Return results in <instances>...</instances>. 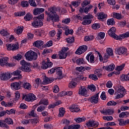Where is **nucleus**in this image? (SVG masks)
Listing matches in <instances>:
<instances>
[{
    "mask_svg": "<svg viewBox=\"0 0 129 129\" xmlns=\"http://www.w3.org/2000/svg\"><path fill=\"white\" fill-rule=\"evenodd\" d=\"M48 11H45V15H47V21L50 22L51 21L53 23L59 22V15H57L56 12L58 11V8L52 7L48 8Z\"/></svg>",
    "mask_w": 129,
    "mask_h": 129,
    "instance_id": "obj_1",
    "label": "nucleus"
},
{
    "mask_svg": "<svg viewBox=\"0 0 129 129\" xmlns=\"http://www.w3.org/2000/svg\"><path fill=\"white\" fill-rule=\"evenodd\" d=\"M25 57H26V60L32 61V60H37L38 55L35 51L30 50L25 53Z\"/></svg>",
    "mask_w": 129,
    "mask_h": 129,
    "instance_id": "obj_2",
    "label": "nucleus"
},
{
    "mask_svg": "<svg viewBox=\"0 0 129 129\" xmlns=\"http://www.w3.org/2000/svg\"><path fill=\"white\" fill-rule=\"evenodd\" d=\"M22 99L23 100H24V99L25 101L33 102L34 101V100H36V99H37V98L36 97V95H34V94L33 93H29L28 94H27L26 93H23Z\"/></svg>",
    "mask_w": 129,
    "mask_h": 129,
    "instance_id": "obj_3",
    "label": "nucleus"
},
{
    "mask_svg": "<svg viewBox=\"0 0 129 129\" xmlns=\"http://www.w3.org/2000/svg\"><path fill=\"white\" fill-rule=\"evenodd\" d=\"M20 64L22 67L19 68L20 70H22L24 72H30L31 71V68L29 67L31 65L30 63L27 62L25 60H22L20 61Z\"/></svg>",
    "mask_w": 129,
    "mask_h": 129,
    "instance_id": "obj_4",
    "label": "nucleus"
},
{
    "mask_svg": "<svg viewBox=\"0 0 129 129\" xmlns=\"http://www.w3.org/2000/svg\"><path fill=\"white\" fill-rule=\"evenodd\" d=\"M115 32H116V28H115V27H113L108 30V34L109 35V36H110V37L113 38L115 40H121V38H120V37L115 34Z\"/></svg>",
    "mask_w": 129,
    "mask_h": 129,
    "instance_id": "obj_5",
    "label": "nucleus"
},
{
    "mask_svg": "<svg viewBox=\"0 0 129 129\" xmlns=\"http://www.w3.org/2000/svg\"><path fill=\"white\" fill-rule=\"evenodd\" d=\"M115 53L116 55H125L127 56V48L123 46L118 47L115 49Z\"/></svg>",
    "mask_w": 129,
    "mask_h": 129,
    "instance_id": "obj_6",
    "label": "nucleus"
},
{
    "mask_svg": "<svg viewBox=\"0 0 129 129\" xmlns=\"http://www.w3.org/2000/svg\"><path fill=\"white\" fill-rule=\"evenodd\" d=\"M86 125L89 129H93V128L90 127H97L99 125V123L94 120H89L86 123Z\"/></svg>",
    "mask_w": 129,
    "mask_h": 129,
    "instance_id": "obj_7",
    "label": "nucleus"
},
{
    "mask_svg": "<svg viewBox=\"0 0 129 129\" xmlns=\"http://www.w3.org/2000/svg\"><path fill=\"white\" fill-rule=\"evenodd\" d=\"M69 50L68 47H63L62 49L59 52L58 56L59 59H65L67 57V51Z\"/></svg>",
    "mask_w": 129,
    "mask_h": 129,
    "instance_id": "obj_8",
    "label": "nucleus"
},
{
    "mask_svg": "<svg viewBox=\"0 0 129 129\" xmlns=\"http://www.w3.org/2000/svg\"><path fill=\"white\" fill-rule=\"evenodd\" d=\"M32 26L34 28H41L43 26V22L38 18H34V21L32 23Z\"/></svg>",
    "mask_w": 129,
    "mask_h": 129,
    "instance_id": "obj_9",
    "label": "nucleus"
},
{
    "mask_svg": "<svg viewBox=\"0 0 129 129\" xmlns=\"http://www.w3.org/2000/svg\"><path fill=\"white\" fill-rule=\"evenodd\" d=\"M9 51H17L19 49V45L17 43L7 44L6 45Z\"/></svg>",
    "mask_w": 129,
    "mask_h": 129,
    "instance_id": "obj_10",
    "label": "nucleus"
},
{
    "mask_svg": "<svg viewBox=\"0 0 129 129\" xmlns=\"http://www.w3.org/2000/svg\"><path fill=\"white\" fill-rule=\"evenodd\" d=\"M52 65H53V63L50 61V59L49 58H47L46 62H42L41 68L42 69L44 70L47 69V68H49V67H52Z\"/></svg>",
    "mask_w": 129,
    "mask_h": 129,
    "instance_id": "obj_11",
    "label": "nucleus"
},
{
    "mask_svg": "<svg viewBox=\"0 0 129 129\" xmlns=\"http://www.w3.org/2000/svg\"><path fill=\"white\" fill-rule=\"evenodd\" d=\"M22 73V71L19 70H17L14 71L13 73H12L11 74L12 75H14V76H18L16 77H14L13 79H12V80H19L20 79H22V75H21V73Z\"/></svg>",
    "mask_w": 129,
    "mask_h": 129,
    "instance_id": "obj_12",
    "label": "nucleus"
},
{
    "mask_svg": "<svg viewBox=\"0 0 129 129\" xmlns=\"http://www.w3.org/2000/svg\"><path fill=\"white\" fill-rule=\"evenodd\" d=\"M99 95V93H97V94L94 95L90 98H89V101L91 102V103H98V97Z\"/></svg>",
    "mask_w": 129,
    "mask_h": 129,
    "instance_id": "obj_13",
    "label": "nucleus"
},
{
    "mask_svg": "<svg viewBox=\"0 0 129 129\" xmlns=\"http://www.w3.org/2000/svg\"><path fill=\"white\" fill-rule=\"evenodd\" d=\"M70 111L72 112H78L79 110H80V108L78 107L77 105H75V104H73L69 107Z\"/></svg>",
    "mask_w": 129,
    "mask_h": 129,
    "instance_id": "obj_14",
    "label": "nucleus"
},
{
    "mask_svg": "<svg viewBox=\"0 0 129 129\" xmlns=\"http://www.w3.org/2000/svg\"><path fill=\"white\" fill-rule=\"evenodd\" d=\"M11 74L9 73H3L1 75V80H8L11 78Z\"/></svg>",
    "mask_w": 129,
    "mask_h": 129,
    "instance_id": "obj_15",
    "label": "nucleus"
},
{
    "mask_svg": "<svg viewBox=\"0 0 129 129\" xmlns=\"http://www.w3.org/2000/svg\"><path fill=\"white\" fill-rule=\"evenodd\" d=\"M101 113H103V114H105V115H111L112 113H114V111L113 110H111V109H105V110H101Z\"/></svg>",
    "mask_w": 129,
    "mask_h": 129,
    "instance_id": "obj_16",
    "label": "nucleus"
},
{
    "mask_svg": "<svg viewBox=\"0 0 129 129\" xmlns=\"http://www.w3.org/2000/svg\"><path fill=\"white\" fill-rule=\"evenodd\" d=\"M78 93L82 96H86V95H87V90L85 88V87L82 86L79 89Z\"/></svg>",
    "mask_w": 129,
    "mask_h": 129,
    "instance_id": "obj_17",
    "label": "nucleus"
},
{
    "mask_svg": "<svg viewBox=\"0 0 129 129\" xmlns=\"http://www.w3.org/2000/svg\"><path fill=\"white\" fill-rule=\"evenodd\" d=\"M9 63V58L8 57H3L0 59V64L1 66H5Z\"/></svg>",
    "mask_w": 129,
    "mask_h": 129,
    "instance_id": "obj_18",
    "label": "nucleus"
},
{
    "mask_svg": "<svg viewBox=\"0 0 129 129\" xmlns=\"http://www.w3.org/2000/svg\"><path fill=\"white\" fill-rule=\"evenodd\" d=\"M117 92H118V93H120V94H121V97H122L123 96L124 92H126V91H125V89H124V87H123V86H122L121 85H119L118 86V89L117 90Z\"/></svg>",
    "mask_w": 129,
    "mask_h": 129,
    "instance_id": "obj_19",
    "label": "nucleus"
},
{
    "mask_svg": "<svg viewBox=\"0 0 129 129\" xmlns=\"http://www.w3.org/2000/svg\"><path fill=\"white\" fill-rule=\"evenodd\" d=\"M87 60H88V62L90 63H94V55L92 53H88L86 57Z\"/></svg>",
    "mask_w": 129,
    "mask_h": 129,
    "instance_id": "obj_20",
    "label": "nucleus"
},
{
    "mask_svg": "<svg viewBox=\"0 0 129 129\" xmlns=\"http://www.w3.org/2000/svg\"><path fill=\"white\" fill-rule=\"evenodd\" d=\"M44 12H45V9L44 8H36L34 10L33 14L35 16H37V15H40V14H42Z\"/></svg>",
    "mask_w": 129,
    "mask_h": 129,
    "instance_id": "obj_21",
    "label": "nucleus"
},
{
    "mask_svg": "<svg viewBox=\"0 0 129 129\" xmlns=\"http://www.w3.org/2000/svg\"><path fill=\"white\" fill-rule=\"evenodd\" d=\"M11 88L15 90H18L21 88V84L18 82L13 83L11 84Z\"/></svg>",
    "mask_w": 129,
    "mask_h": 129,
    "instance_id": "obj_22",
    "label": "nucleus"
},
{
    "mask_svg": "<svg viewBox=\"0 0 129 129\" xmlns=\"http://www.w3.org/2000/svg\"><path fill=\"white\" fill-rule=\"evenodd\" d=\"M24 31V26H18L15 29L14 32L17 34V35H21Z\"/></svg>",
    "mask_w": 129,
    "mask_h": 129,
    "instance_id": "obj_23",
    "label": "nucleus"
},
{
    "mask_svg": "<svg viewBox=\"0 0 129 129\" xmlns=\"http://www.w3.org/2000/svg\"><path fill=\"white\" fill-rule=\"evenodd\" d=\"M3 106H5V107H13L14 106V103L11 102H5L2 101L1 103Z\"/></svg>",
    "mask_w": 129,
    "mask_h": 129,
    "instance_id": "obj_24",
    "label": "nucleus"
},
{
    "mask_svg": "<svg viewBox=\"0 0 129 129\" xmlns=\"http://www.w3.org/2000/svg\"><path fill=\"white\" fill-rule=\"evenodd\" d=\"M44 45V41L38 40L33 43L34 47H36L37 48H39V47H41V46H43Z\"/></svg>",
    "mask_w": 129,
    "mask_h": 129,
    "instance_id": "obj_25",
    "label": "nucleus"
},
{
    "mask_svg": "<svg viewBox=\"0 0 129 129\" xmlns=\"http://www.w3.org/2000/svg\"><path fill=\"white\" fill-rule=\"evenodd\" d=\"M54 81V79L52 78H48L45 77L43 80V84H49V83H51V82H53Z\"/></svg>",
    "mask_w": 129,
    "mask_h": 129,
    "instance_id": "obj_26",
    "label": "nucleus"
},
{
    "mask_svg": "<svg viewBox=\"0 0 129 129\" xmlns=\"http://www.w3.org/2000/svg\"><path fill=\"white\" fill-rule=\"evenodd\" d=\"M62 103V102L61 101H57L55 103L52 104H49L48 106V109H50L51 108H54L56 107V106H58V105H60Z\"/></svg>",
    "mask_w": 129,
    "mask_h": 129,
    "instance_id": "obj_27",
    "label": "nucleus"
},
{
    "mask_svg": "<svg viewBox=\"0 0 129 129\" xmlns=\"http://www.w3.org/2000/svg\"><path fill=\"white\" fill-rule=\"evenodd\" d=\"M65 108L61 107L59 109V113L58 114V117H63L65 115Z\"/></svg>",
    "mask_w": 129,
    "mask_h": 129,
    "instance_id": "obj_28",
    "label": "nucleus"
},
{
    "mask_svg": "<svg viewBox=\"0 0 129 129\" xmlns=\"http://www.w3.org/2000/svg\"><path fill=\"white\" fill-rule=\"evenodd\" d=\"M107 18V15L105 14L103 12H100L98 14V20H103V19H105Z\"/></svg>",
    "mask_w": 129,
    "mask_h": 129,
    "instance_id": "obj_29",
    "label": "nucleus"
},
{
    "mask_svg": "<svg viewBox=\"0 0 129 129\" xmlns=\"http://www.w3.org/2000/svg\"><path fill=\"white\" fill-rule=\"evenodd\" d=\"M114 68H115V65H114L113 63H112L105 67V69L107 70V71H113V70H114Z\"/></svg>",
    "mask_w": 129,
    "mask_h": 129,
    "instance_id": "obj_30",
    "label": "nucleus"
},
{
    "mask_svg": "<svg viewBox=\"0 0 129 129\" xmlns=\"http://www.w3.org/2000/svg\"><path fill=\"white\" fill-rule=\"evenodd\" d=\"M33 19V15H32L30 13H27L26 16L24 17V20L28 22L29 21H31Z\"/></svg>",
    "mask_w": 129,
    "mask_h": 129,
    "instance_id": "obj_31",
    "label": "nucleus"
},
{
    "mask_svg": "<svg viewBox=\"0 0 129 129\" xmlns=\"http://www.w3.org/2000/svg\"><path fill=\"white\" fill-rule=\"evenodd\" d=\"M23 88H25V89H27L28 90H31L32 89V86H31V84L29 83H24L23 84Z\"/></svg>",
    "mask_w": 129,
    "mask_h": 129,
    "instance_id": "obj_32",
    "label": "nucleus"
},
{
    "mask_svg": "<svg viewBox=\"0 0 129 129\" xmlns=\"http://www.w3.org/2000/svg\"><path fill=\"white\" fill-rule=\"evenodd\" d=\"M113 17L115 19H116L117 20H121V19H122L121 14L119 13H116L115 12L113 13Z\"/></svg>",
    "mask_w": 129,
    "mask_h": 129,
    "instance_id": "obj_33",
    "label": "nucleus"
},
{
    "mask_svg": "<svg viewBox=\"0 0 129 129\" xmlns=\"http://www.w3.org/2000/svg\"><path fill=\"white\" fill-rule=\"evenodd\" d=\"M39 104H43L44 106H47L49 105V102H48V100L46 99H42L39 103Z\"/></svg>",
    "mask_w": 129,
    "mask_h": 129,
    "instance_id": "obj_34",
    "label": "nucleus"
},
{
    "mask_svg": "<svg viewBox=\"0 0 129 129\" xmlns=\"http://www.w3.org/2000/svg\"><path fill=\"white\" fill-rule=\"evenodd\" d=\"M128 115H129V112H127V111L122 112L119 114V117H120V118H123L124 116H125L126 117H127Z\"/></svg>",
    "mask_w": 129,
    "mask_h": 129,
    "instance_id": "obj_35",
    "label": "nucleus"
},
{
    "mask_svg": "<svg viewBox=\"0 0 129 129\" xmlns=\"http://www.w3.org/2000/svg\"><path fill=\"white\" fill-rule=\"evenodd\" d=\"M93 8V6L92 5H90L88 6H87L85 9H84V13L85 14H88L89 12H90L91 11V9Z\"/></svg>",
    "mask_w": 129,
    "mask_h": 129,
    "instance_id": "obj_36",
    "label": "nucleus"
},
{
    "mask_svg": "<svg viewBox=\"0 0 129 129\" xmlns=\"http://www.w3.org/2000/svg\"><path fill=\"white\" fill-rule=\"evenodd\" d=\"M74 120H75L76 122H82L86 120V118H85V117L76 118L74 119Z\"/></svg>",
    "mask_w": 129,
    "mask_h": 129,
    "instance_id": "obj_37",
    "label": "nucleus"
},
{
    "mask_svg": "<svg viewBox=\"0 0 129 129\" xmlns=\"http://www.w3.org/2000/svg\"><path fill=\"white\" fill-rule=\"evenodd\" d=\"M89 78L90 79H91L92 80H94V81H97V80H98V78H97V76L96 75L91 74L89 76Z\"/></svg>",
    "mask_w": 129,
    "mask_h": 129,
    "instance_id": "obj_38",
    "label": "nucleus"
},
{
    "mask_svg": "<svg viewBox=\"0 0 129 129\" xmlns=\"http://www.w3.org/2000/svg\"><path fill=\"white\" fill-rule=\"evenodd\" d=\"M92 22V20L91 19H84V21L82 22V24L84 26H86V25H90Z\"/></svg>",
    "mask_w": 129,
    "mask_h": 129,
    "instance_id": "obj_39",
    "label": "nucleus"
},
{
    "mask_svg": "<svg viewBox=\"0 0 129 129\" xmlns=\"http://www.w3.org/2000/svg\"><path fill=\"white\" fill-rule=\"evenodd\" d=\"M94 74L99 78H100L102 76V73L101 72V70L99 69L96 70L94 71Z\"/></svg>",
    "mask_w": 129,
    "mask_h": 129,
    "instance_id": "obj_40",
    "label": "nucleus"
},
{
    "mask_svg": "<svg viewBox=\"0 0 129 129\" xmlns=\"http://www.w3.org/2000/svg\"><path fill=\"white\" fill-rule=\"evenodd\" d=\"M0 126H1V127H4L6 128H9V125H8L7 124V123H6V121L5 120H1L0 121Z\"/></svg>",
    "mask_w": 129,
    "mask_h": 129,
    "instance_id": "obj_41",
    "label": "nucleus"
},
{
    "mask_svg": "<svg viewBox=\"0 0 129 129\" xmlns=\"http://www.w3.org/2000/svg\"><path fill=\"white\" fill-rule=\"evenodd\" d=\"M15 16L16 17H22L23 16H25L26 15V12L25 11H20L16 12L14 14Z\"/></svg>",
    "mask_w": 129,
    "mask_h": 129,
    "instance_id": "obj_42",
    "label": "nucleus"
},
{
    "mask_svg": "<svg viewBox=\"0 0 129 129\" xmlns=\"http://www.w3.org/2000/svg\"><path fill=\"white\" fill-rule=\"evenodd\" d=\"M107 24L108 26H113L115 24V21L113 18L107 20Z\"/></svg>",
    "mask_w": 129,
    "mask_h": 129,
    "instance_id": "obj_43",
    "label": "nucleus"
},
{
    "mask_svg": "<svg viewBox=\"0 0 129 129\" xmlns=\"http://www.w3.org/2000/svg\"><path fill=\"white\" fill-rule=\"evenodd\" d=\"M94 38L93 35H89L85 36L84 38L85 42H88L89 41H92V40Z\"/></svg>",
    "mask_w": 129,
    "mask_h": 129,
    "instance_id": "obj_44",
    "label": "nucleus"
},
{
    "mask_svg": "<svg viewBox=\"0 0 129 129\" xmlns=\"http://www.w3.org/2000/svg\"><path fill=\"white\" fill-rule=\"evenodd\" d=\"M46 107L47 106H45V105H41L40 106L38 107L37 110L38 112H41L45 110Z\"/></svg>",
    "mask_w": 129,
    "mask_h": 129,
    "instance_id": "obj_45",
    "label": "nucleus"
},
{
    "mask_svg": "<svg viewBox=\"0 0 129 129\" xmlns=\"http://www.w3.org/2000/svg\"><path fill=\"white\" fill-rule=\"evenodd\" d=\"M118 121H119V125H126V122L123 118H119L118 119Z\"/></svg>",
    "mask_w": 129,
    "mask_h": 129,
    "instance_id": "obj_46",
    "label": "nucleus"
},
{
    "mask_svg": "<svg viewBox=\"0 0 129 129\" xmlns=\"http://www.w3.org/2000/svg\"><path fill=\"white\" fill-rule=\"evenodd\" d=\"M21 6L22 8H28L29 7V3H28V1H23L21 2Z\"/></svg>",
    "mask_w": 129,
    "mask_h": 129,
    "instance_id": "obj_47",
    "label": "nucleus"
},
{
    "mask_svg": "<svg viewBox=\"0 0 129 129\" xmlns=\"http://www.w3.org/2000/svg\"><path fill=\"white\" fill-rule=\"evenodd\" d=\"M76 63L78 65H81V64H85V61L83 58H78L76 60Z\"/></svg>",
    "mask_w": 129,
    "mask_h": 129,
    "instance_id": "obj_48",
    "label": "nucleus"
},
{
    "mask_svg": "<svg viewBox=\"0 0 129 129\" xmlns=\"http://www.w3.org/2000/svg\"><path fill=\"white\" fill-rule=\"evenodd\" d=\"M81 126L79 124L77 125H71L68 126L69 129H79L80 128Z\"/></svg>",
    "mask_w": 129,
    "mask_h": 129,
    "instance_id": "obj_49",
    "label": "nucleus"
},
{
    "mask_svg": "<svg viewBox=\"0 0 129 129\" xmlns=\"http://www.w3.org/2000/svg\"><path fill=\"white\" fill-rule=\"evenodd\" d=\"M55 72H56L57 75H58V76H59V77H61V76H62V70H61V68H60V67L56 68V70Z\"/></svg>",
    "mask_w": 129,
    "mask_h": 129,
    "instance_id": "obj_50",
    "label": "nucleus"
},
{
    "mask_svg": "<svg viewBox=\"0 0 129 129\" xmlns=\"http://www.w3.org/2000/svg\"><path fill=\"white\" fill-rule=\"evenodd\" d=\"M31 123L32 124H37L39 122V119L37 118H34L30 119Z\"/></svg>",
    "mask_w": 129,
    "mask_h": 129,
    "instance_id": "obj_51",
    "label": "nucleus"
},
{
    "mask_svg": "<svg viewBox=\"0 0 129 129\" xmlns=\"http://www.w3.org/2000/svg\"><path fill=\"white\" fill-rule=\"evenodd\" d=\"M66 41L68 44H72V43H74V37H69L66 39Z\"/></svg>",
    "mask_w": 129,
    "mask_h": 129,
    "instance_id": "obj_52",
    "label": "nucleus"
},
{
    "mask_svg": "<svg viewBox=\"0 0 129 129\" xmlns=\"http://www.w3.org/2000/svg\"><path fill=\"white\" fill-rule=\"evenodd\" d=\"M121 80H123V81H128L129 80V75L127 74V75H122L121 77Z\"/></svg>",
    "mask_w": 129,
    "mask_h": 129,
    "instance_id": "obj_53",
    "label": "nucleus"
},
{
    "mask_svg": "<svg viewBox=\"0 0 129 129\" xmlns=\"http://www.w3.org/2000/svg\"><path fill=\"white\" fill-rule=\"evenodd\" d=\"M106 53L110 56L113 55V50L110 48H107L106 49Z\"/></svg>",
    "mask_w": 129,
    "mask_h": 129,
    "instance_id": "obj_54",
    "label": "nucleus"
},
{
    "mask_svg": "<svg viewBox=\"0 0 129 129\" xmlns=\"http://www.w3.org/2000/svg\"><path fill=\"white\" fill-rule=\"evenodd\" d=\"M43 46L44 48L51 47V46H53V41L52 40H50L48 42H47L46 44H44Z\"/></svg>",
    "mask_w": 129,
    "mask_h": 129,
    "instance_id": "obj_55",
    "label": "nucleus"
},
{
    "mask_svg": "<svg viewBox=\"0 0 129 129\" xmlns=\"http://www.w3.org/2000/svg\"><path fill=\"white\" fill-rule=\"evenodd\" d=\"M5 122H6L7 124H13L14 123L13 119H12L11 118H7L5 119Z\"/></svg>",
    "mask_w": 129,
    "mask_h": 129,
    "instance_id": "obj_56",
    "label": "nucleus"
},
{
    "mask_svg": "<svg viewBox=\"0 0 129 129\" xmlns=\"http://www.w3.org/2000/svg\"><path fill=\"white\" fill-rule=\"evenodd\" d=\"M0 34L2 36H9V35H10L8 31L5 30V29L2 30L0 32Z\"/></svg>",
    "mask_w": 129,
    "mask_h": 129,
    "instance_id": "obj_57",
    "label": "nucleus"
},
{
    "mask_svg": "<svg viewBox=\"0 0 129 129\" xmlns=\"http://www.w3.org/2000/svg\"><path fill=\"white\" fill-rule=\"evenodd\" d=\"M108 106H115L116 105V102L114 101H110L107 103Z\"/></svg>",
    "mask_w": 129,
    "mask_h": 129,
    "instance_id": "obj_58",
    "label": "nucleus"
},
{
    "mask_svg": "<svg viewBox=\"0 0 129 129\" xmlns=\"http://www.w3.org/2000/svg\"><path fill=\"white\" fill-rule=\"evenodd\" d=\"M92 28L94 30H98L100 28V25L98 23H94L92 25Z\"/></svg>",
    "mask_w": 129,
    "mask_h": 129,
    "instance_id": "obj_59",
    "label": "nucleus"
},
{
    "mask_svg": "<svg viewBox=\"0 0 129 129\" xmlns=\"http://www.w3.org/2000/svg\"><path fill=\"white\" fill-rule=\"evenodd\" d=\"M71 5H72L73 7H75V8H77L80 5V3L77 1H73L71 2Z\"/></svg>",
    "mask_w": 129,
    "mask_h": 129,
    "instance_id": "obj_60",
    "label": "nucleus"
},
{
    "mask_svg": "<svg viewBox=\"0 0 129 129\" xmlns=\"http://www.w3.org/2000/svg\"><path fill=\"white\" fill-rule=\"evenodd\" d=\"M124 66H125V64L123 63L122 64L121 66H117L116 70H117V71H118L119 72L121 71V70H122V69H123V68H124Z\"/></svg>",
    "mask_w": 129,
    "mask_h": 129,
    "instance_id": "obj_61",
    "label": "nucleus"
},
{
    "mask_svg": "<svg viewBox=\"0 0 129 129\" xmlns=\"http://www.w3.org/2000/svg\"><path fill=\"white\" fill-rule=\"evenodd\" d=\"M104 37H105V33L103 32H100L98 34V39H104Z\"/></svg>",
    "mask_w": 129,
    "mask_h": 129,
    "instance_id": "obj_62",
    "label": "nucleus"
},
{
    "mask_svg": "<svg viewBox=\"0 0 129 129\" xmlns=\"http://www.w3.org/2000/svg\"><path fill=\"white\" fill-rule=\"evenodd\" d=\"M88 5H90V1L85 0L82 3V7L84 8V7H86V6H88Z\"/></svg>",
    "mask_w": 129,
    "mask_h": 129,
    "instance_id": "obj_63",
    "label": "nucleus"
},
{
    "mask_svg": "<svg viewBox=\"0 0 129 129\" xmlns=\"http://www.w3.org/2000/svg\"><path fill=\"white\" fill-rule=\"evenodd\" d=\"M76 83L74 82H71L69 85V88H75L76 87Z\"/></svg>",
    "mask_w": 129,
    "mask_h": 129,
    "instance_id": "obj_64",
    "label": "nucleus"
}]
</instances>
